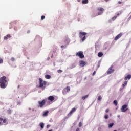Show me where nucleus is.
Masks as SVG:
<instances>
[{
    "label": "nucleus",
    "instance_id": "1",
    "mask_svg": "<svg viewBox=\"0 0 131 131\" xmlns=\"http://www.w3.org/2000/svg\"><path fill=\"white\" fill-rule=\"evenodd\" d=\"M8 82H9V79L6 76H3L0 78V88L1 89H5L8 85Z\"/></svg>",
    "mask_w": 131,
    "mask_h": 131
},
{
    "label": "nucleus",
    "instance_id": "2",
    "mask_svg": "<svg viewBox=\"0 0 131 131\" xmlns=\"http://www.w3.org/2000/svg\"><path fill=\"white\" fill-rule=\"evenodd\" d=\"M88 33L84 32H79V37L81 39V40H82V41L83 42L85 40V39H86V37L85 36V35H86Z\"/></svg>",
    "mask_w": 131,
    "mask_h": 131
},
{
    "label": "nucleus",
    "instance_id": "3",
    "mask_svg": "<svg viewBox=\"0 0 131 131\" xmlns=\"http://www.w3.org/2000/svg\"><path fill=\"white\" fill-rule=\"evenodd\" d=\"M39 88H43L44 86L47 85V81H43L41 78H39Z\"/></svg>",
    "mask_w": 131,
    "mask_h": 131
},
{
    "label": "nucleus",
    "instance_id": "4",
    "mask_svg": "<svg viewBox=\"0 0 131 131\" xmlns=\"http://www.w3.org/2000/svg\"><path fill=\"white\" fill-rule=\"evenodd\" d=\"M76 57H79L80 59H83L84 58V55H83V52L79 51L76 53Z\"/></svg>",
    "mask_w": 131,
    "mask_h": 131
},
{
    "label": "nucleus",
    "instance_id": "5",
    "mask_svg": "<svg viewBox=\"0 0 131 131\" xmlns=\"http://www.w3.org/2000/svg\"><path fill=\"white\" fill-rule=\"evenodd\" d=\"M69 92H70V86H68L63 90L62 94L63 95H66Z\"/></svg>",
    "mask_w": 131,
    "mask_h": 131
},
{
    "label": "nucleus",
    "instance_id": "6",
    "mask_svg": "<svg viewBox=\"0 0 131 131\" xmlns=\"http://www.w3.org/2000/svg\"><path fill=\"white\" fill-rule=\"evenodd\" d=\"M75 111H76V108H75V107L73 108L69 113L68 114V117H70V116H71V115H72V114L74 113V112H75Z\"/></svg>",
    "mask_w": 131,
    "mask_h": 131
},
{
    "label": "nucleus",
    "instance_id": "7",
    "mask_svg": "<svg viewBox=\"0 0 131 131\" xmlns=\"http://www.w3.org/2000/svg\"><path fill=\"white\" fill-rule=\"evenodd\" d=\"M127 108V105L124 104L122 106L121 111L122 112H126L128 110Z\"/></svg>",
    "mask_w": 131,
    "mask_h": 131
},
{
    "label": "nucleus",
    "instance_id": "8",
    "mask_svg": "<svg viewBox=\"0 0 131 131\" xmlns=\"http://www.w3.org/2000/svg\"><path fill=\"white\" fill-rule=\"evenodd\" d=\"M38 104L39 107H42L46 104V100L43 99L42 101H38Z\"/></svg>",
    "mask_w": 131,
    "mask_h": 131
},
{
    "label": "nucleus",
    "instance_id": "9",
    "mask_svg": "<svg viewBox=\"0 0 131 131\" xmlns=\"http://www.w3.org/2000/svg\"><path fill=\"white\" fill-rule=\"evenodd\" d=\"M112 68H113V66L110 67L108 70L107 72V74H111V73H113V72H114V69H112Z\"/></svg>",
    "mask_w": 131,
    "mask_h": 131
},
{
    "label": "nucleus",
    "instance_id": "10",
    "mask_svg": "<svg viewBox=\"0 0 131 131\" xmlns=\"http://www.w3.org/2000/svg\"><path fill=\"white\" fill-rule=\"evenodd\" d=\"M3 123L4 124L7 123V119L0 118V126L3 125Z\"/></svg>",
    "mask_w": 131,
    "mask_h": 131
},
{
    "label": "nucleus",
    "instance_id": "11",
    "mask_svg": "<svg viewBox=\"0 0 131 131\" xmlns=\"http://www.w3.org/2000/svg\"><path fill=\"white\" fill-rule=\"evenodd\" d=\"M79 64H80V66H81L82 67H84L86 63L85 62V61L83 60H80L79 61Z\"/></svg>",
    "mask_w": 131,
    "mask_h": 131
},
{
    "label": "nucleus",
    "instance_id": "12",
    "mask_svg": "<svg viewBox=\"0 0 131 131\" xmlns=\"http://www.w3.org/2000/svg\"><path fill=\"white\" fill-rule=\"evenodd\" d=\"M122 36V33H121L115 37L114 40H117L119 39V38H121Z\"/></svg>",
    "mask_w": 131,
    "mask_h": 131
},
{
    "label": "nucleus",
    "instance_id": "13",
    "mask_svg": "<svg viewBox=\"0 0 131 131\" xmlns=\"http://www.w3.org/2000/svg\"><path fill=\"white\" fill-rule=\"evenodd\" d=\"M48 99L49 101H50V102H53V101L55 100V97H54L53 96H50L48 97Z\"/></svg>",
    "mask_w": 131,
    "mask_h": 131
},
{
    "label": "nucleus",
    "instance_id": "14",
    "mask_svg": "<svg viewBox=\"0 0 131 131\" xmlns=\"http://www.w3.org/2000/svg\"><path fill=\"white\" fill-rule=\"evenodd\" d=\"M11 34H7L6 36L4 37V40H7V39H9V38H11Z\"/></svg>",
    "mask_w": 131,
    "mask_h": 131
},
{
    "label": "nucleus",
    "instance_id": "15",
    "mask_svg": "<svg viewBox=\"0 0 131 131\" xmlns=\"http://www.w3.org/2000/svg\"><path fill=\"white\" fill-rule=\"evenodd\" d=\"M131 75H127V76L125 77L124 80H127V79H130Z\"/></svg>",
    "mask_w": 131,
    "mask_h": 131
},
{
    "label": "nucleus",
    "instance_id": "16",
    "mask_svg": "<svg viewBox=\"0 0 131 131\" xmlns=\"http://www.w3.org/2000/svg\"><path fill=\"white\" fill-rule=\"evenodd\" d=\"M89 97V94L85 95L84 96L82 97V100H85V99H88Z\"/></svg>",
    "mask_w": 131,
    "mask_h": 131
},
{
    "label": "nucleus",
    "instance_id": "17",
    "mask_svg": "<svg viewBox=\"0 0 131 131\" xmlns=\"http://www.w3.org/2000/svg\"><path fill=\"white\" fill-rule=\"evenodd\" d=\"M39 126L41 127V128L43 129L45 127V124L43 123H40L39 124Z\"/></svg>",
    "mask_w": 131,
    "mask_h": 131
},
{
    "label": "nucleus",
    "instance_id": "18",
    "mask_svg": "<svg viewBox=\"0 0 131 131\" xmlns=\"http://www.w3.org/2000/svg\"><path fill=\"white\" fill-rule=\"evenodd\" d=\"M89 3V0H82V4H85Z\"/></svg>",
    "mask_w": 131,
    "mask_h": 131
},
{
    "label": "nucleus",
    "instance_id": "19",
    "mask_svg": "<svg viewBox=\"0 0 131 131\" xmlns=\"http://www.w3.org/2000/svg\"><path fill=\"white\" fill-rule=\"evenodd\" d=\"M48 114H49V111H47L44 112V114H43V116H48Z\"/></svg>",
    "mask_w": 131,
    "mask_h": 131
},
{
    "label": "nucleus",
    "instance_id": "20",
    "mask_svg": "<svg viewBox=\"0 0 131 131\" xmlns=\"http://www.w3.org/2000/svg\"><path fill=\"white\" fill-rule=\"evenodd\" d=\"M98 11H100V12H103L104 11V8L102 7H99L97 9Z\"/></svg>",
    "mask_w": 131,
    "mask_h": 131
},
{
    "label": "nucleus",
    "instance_id": "21",
    "mask_svg": "<svg viewBox=\"0 0 131 131\" xmlns=\"http://www.w3.org/2000/svg\"><path fill=\"white\" fill-rule=\"evenodd\" d=\"M98 57H103V52L98 53Z\"/></svg>",
    "mask_w": 131,
    "mask_h": 131
},
{
    "label": "nucleus",
    "instance_id": "22",
    "mask_svg": "<svg viewBox=\"0 0 131 131\" xmlns=\"http://www.w3.org/2000/svg\"><path fill=\"white\" fill-rule=\"evenodd\" d=\"M45 78H46V79H50L51 78V76L49 75H45Z\"/></svg>",
    "mask_w": 131,
    "mask_h": 131
},
{
    "label": "nucleus",
    "instance_id": "23",
    "mask_svg": "<svg viewBox=\"0 0 131 131\" xmlns=\"http://www.w3.org/2000/svg\"><path fill=\"white\" fill-rule=\"evenodd\" d=\"M113 125H114V123H113L108 124L109 128H111V127H112V126H113Z\"/></svg>",
    "mask_w": 131,
    "mask_h": 131
},
{
    "label": "nucleus",
    "instance_id": "24",
    "mask_svg": "<svg viewBox=\"0 0 131 131\" xmlns=\"http://www.w3.org/2000/svg\"><path fill=\"white\" fill-rule=\"evenodd\" d=\"M117 18V16H115L112 18V21H115Z\"/></svg>",
    "mask_w": 131,
    "mask_h": 131
},
{
    "label": "nucleus",
    "instance_id": "25",
    "mask_svg": "<svg viewBox=\"0 0 131 131\" xmlns=\"http://www.w3.org/2000/svg\"><path fill=\"white\" fill-rule=\"evenodd\" d=\"M127 84V81H125L124 84H122L123 88H124Z\"/></svg>",
    "mask_w": 131,
    "mask_h": 131
},
{
    "label": "nucleus",
    "instance_id": "26",
    "mask_svg": "<svg viewBox=\"0 0 131 131\" xmlns=\"http://www.w3.org/2000/svg\"><path fill=\"white\" fill-rule=\"evenodd\" d=\"M97 100H98V101H101L102 100V97L101 96V95H99L98 97Z\"/></svg>",
    "mask_w": 131,
    "mask_h": 131
},
{
    "label": "nucleus",
    "instance_id": "27",
    "mask_svg": "<svg viewBox=\"0 0 131 131\" xmlns=\"http://www.w3.org/2000/svg\"><path fill=\"white\" fill-rule=\"evenodd\" d=\"M105 119H108L109 118V115H105L104 116Z\"/></svg>",
    "mask_w": 131,
    "mask_h": 131
},
{
    "label": "nucleus",
    "instance_id": "28",
    "mask_svg": "<svg viewBox=\"0 0 131 131\" xmlns=\"http://www.w3.org/2000/svg\"><path fill=\"white\" fill-rule=\"evenodd\" d=\"M113 104L115 105V106H117V101L116 100H114L113 102Z\"/></svg>",
    "mask_w": 131,
    "mask_h": 131
},
{
    "label": "nucleus",
    "instance_id": "29",
    "mask_svg": "<svg viewBox=\"0 0 131 131\" xmlns=\"http://www.w3.org/2000/svg\"><path fill=\"white\" fill-rule=\"evenodd\" d=\"M121 14V12H118V13L117 14V15H116L117 17H118V16H120Z\"/></svg>",
    "mask_w": 131,
    "mask_h": 131
},
{
    "label": "nucleus",
    "instance_id": "30",
    "mask_svg": "<svg viewBox=\"0 0 131 131\" xmlns=\"http://www.w3.org/2000/svg\"><path fill=\"white\" fill-rule=\"evenodd\" d=\"M4 63V60L3 59L0 58V64H3Z\"/></svg>",
    "mask_w": 131,
    "mask_h": 131
},
{
    "label": "nucleus",
    "instance_id": "31",
    "mask_svg": "<svg viewBox=\"0 0 131 131\" xmlns=\"http://www.w3.org/2000/svg\"><path fill=\"white\" fill-rule=\"evenodd\" d=\"M81 126H82V123L80 122L79 123V127H81Z\"/></svg>",
    "mask_w": 131,
    "mask_h": 131
},
{
    "label": "nucleus",
    "instance_id": "32",
    "mask_svg": "<svg viewBox=\"0 0 131 131\" xmlns=\"http://www.w3.org/2000/svg\"><path fill=\"white\" fill-rule=\"evenodd\" d=\"M57 72H58V73H61L63 72V71L61 70H57Z\"/></svg>",
    "mask_w": 131,
    "mask_h": 131
},
{
    "label": "nucleus",
    "instance_id": "33",
    "mask_svg": "<svg viewBox=\"0 0 131 131\" xmlns=\"http://www.w3.org/2000/svg\"><path fill=\"white\" fill-rule=\"evenodd\" d=\"M45 16L44 15H42L41 17V20H43L45 19Z\"/></svg>",
    "mask_w": 131,
    "mask_h": 131
},
{
    "label": "nucleus",
    "instance_id": "34",
    "mask_svg": "<svg viewBox=\"0 0 131 131\" xmlns=\"http://www.w3.org/2000/svg\"><path fill=\"white\" fill-rule=\"evenodd\" d=\"M11 61H12V62H13V61H15V58L12 57V58H11Z\"/></svg>",
    "mask_w": 131,
    "mask_h": 131
},
{
    "label": "nucleus",
    "instance_id": "35",
    "mask_svg": "<svg viewBox=\"0 0 131 131\" xmlns=\"http://www.w3.org/2000/svg\"><path fill=\"white\" fill-rule=\"evenodd\" d=\"M11 110H9L8 111V113L9 114H11Z\"/></svg>",
    "mask_w": 131,
    "mask_h": 131
},
{
    "label": "nucleus",
    "instance_id": "36",
    "mask_svg": "<svg viewBox=\"0 0 131 131\" xmlns=\"http://www.w3.org/2000/svg\"><path fill=\"white\" fill-rule=\"evenodd\" d=\"M105 112L106 113H108V112H109V109H106V110H105Z\"/></svg>",
    "mask_w": 131,
    "mask_h": 131
},
{
    "label": "nucleus",
    "instance_id": "37",
    "mask_svg": "<svg viewBox=\"0 0 131 131\" xmlns=\"http://www.w3.org/2000/svg\"><path fill=\"white\" fill-rule=\"evenodd\" d=\"M95 74H96V71H94L93 74H92V75L93 76H94V75H95Z\"/></svg>",
    "mask_w": 131,
    "mask_h": 131
},
{
    "label": "nucleus",
    "instance_id": "38",
    "mask_svg": "<svg viewBox=\"0 0 131 131\" xmlns=\"http://www.w3.org/2000/svg\"><path fill=\"white\" fill-rule=\"evenodd\" d=\"M17 105H18L19 106H20L21 105V102H17Z\"/></svg>",
    "mask_w": 131,
    "mask_h": 131
},
{
    "label": "nucleus",
    "instance_id": "39",
    "mask_svg": "<svg viewBox=\"0 0 131 131\" xmlns=\"http://www.w3.org/2000/svg\"><path fill=\"white\" fill-rule=\"evenodd\" d=\"M118 4H122V2H121V1H119V2H118Z\"/></svg>",
    "mask_w": 131,
    "mask_h": 131
},
{
    "label": "nucleus",
    "instance_id": "40",
    "mask_svg": "<svg viewBox=\"0 0 131 131\" xmlns=\"http://www.w3.org/2000/svg\"><path fill=\"white\" fill-rule=\"evenodd\" d=\"M98 15H102V13H101V12H98Z\"/></svg>",
    "mask_w": 131,
    "mask_h": 131
},
{
    "label": "nucleus",
    "instance_id": "41",
    "mask_svg": "<svg viewBox=\"0 0 131 131\" xmlns=\"http://www.w3.org/2000/svg\"><path fill=\"white\" fill-rule=\"evenodd\" d=\"M79 130H80L79 128H77L76 129V131H79Z\"/></svg>",
    "mask_w": 131,
    "mask_h": 131
},
{
    "label": "nucleus",
    "instance_id": "42",
    "mask_svg": "<svg viewBox=\"0 0 131 131\" xmlns=\"http://www.w3.org/2000/svg\"><path fill=\"white\" fill-rule=\"evenodd\" d=\"M61 49H63V48H64V46H61Z\"/></svg>",
    "mask_w": 131,
    "mask_h": 131
},
{
    "label": "nucleus",
    "instance_id": "43",
    "mask_svg": "<svg viewBox=\"0 0 131 131\" xmlns=\"http://www.w3.org/2000/svg\"><path fill=\"white\" fill-rule=\"evenodd\" d=\"M105 1V2H109V1H110V0H104Z\"/></svg>",
    "mask_w": 131,
    "mask_h": 131
},
{
    "label": "nucleus",
    "instance_id": "44",
    "mask_svg": "<svg viewBox=\"0 0 131 131\" xmlns=\"http://www.w3.org/2000/svg\"><path fill=\"white\" fill-rule=\"evenodd\" d=\"M47 126V127H50V125H48Z\"/></svg>",
    "mask_w": 131,
    "mask_h": 131
},
{
    "label": "nucleus",
    "instance_id": "45",
    "mask_svg": "<svg viewBox=\"0 0 131 131\" xmlns=\"http://www.w3.org/2000/svg\"><path fill=\"white\" fill-rule=\"evenodd\" d=\"M81 0H77V2H78L79 3V2H80Z\"/></svg>",
    "mask_w": 131,
    "mask_h": 131
}]
</instances>
